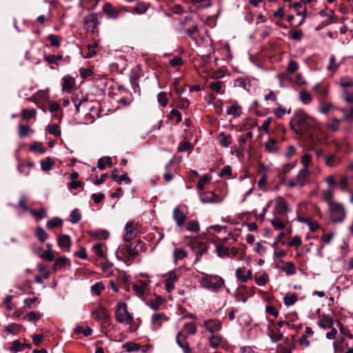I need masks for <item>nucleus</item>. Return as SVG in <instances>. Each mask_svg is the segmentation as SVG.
Masks as SVG:
<instances>
[{
    "label": "nucleus",
    "instance_id": "nucleus-1",
    "mask_svg": "<svg viewBox=\"0 0 353 353\" xmlns=\"http://www.w3.org/2000/svg\"><path fill=\"white\" fill-rule=\"evenodd\" d=\"M292 130L297 134H303L311 128H316L319 123L301 110H297L290 121Z\"/></svg>",
    "mask_w": 353,
    "mask_h": 353
},
{
    "label": "nucleus",
    "instance_id": "nucleus-2",
    "mask_svg": "<svg viewBox=\"0 0 353 353\" xmlns=\"http://www.w3.org/2000/svg\"><path fill=\"white\" fill-rule=\"evenodd\" d=\"M115 320L123 325H131L134 322L133 314L128 310V305L123 301H118L115 306Z\"/></svg>",
    "mask_w": 353,
    "mask_h": 353
},
{
    "label": "nucleus",
    "instance_id": "nucleus-3",
    "mask_svg": "<svg viewBox=\"0 0 353 353\" xmlns=\"http://www.w3.org/2000/svg\"><path fill=\"white\" fill-rule=\"evenodd\" d=\"M223 279L218 275L205 274L200 280L201 285L214 292H218L224 285Z\"/></svg>",
    "mask_w": 353,
    "mask_h": 353
},
{
    "label": "nucleus",
    "instance_id": "nucleus-4",
    "mask_svg": "<svg viewBox=\"0 0 353 353\" xmlns=\"http://www.w3.org/2000/svg\"><path fill=\"white\" fill-rule=\"evenodd\" d=\"M310 171L308 169L303 168L299 170L295 179H290L285 182V185L290 188H301L309 183Z\"/></svg>",
    "mask_w": 353,
    "mask_h": 353
},
{
    "label": "nucleus",
    "instance_id": "nucleus-5",
    "mask_svg": "<svg viewBox=\"0 0 353 353\" xmlns=\"http://www.w3.org/2000/svg\"><path fill=\"white\" fill-rule=\"evenodd\" d=\"M330 220L334 223H341L345 218V210L342 204L335 203L328 206Z\"/></svg>",
    "mask_w": 353,
    "mask_h": 353
},
{
    "label": "nucleus",
    "instance_id": "nucleus-6",
    "mask_svg": "<svg viewBox=\"0 0 353 353\" xmlns=\"http://www.w3.org/2000/svg\"><path fill=\"white\" fill-rule=\"evenodd\" d=\"M274 201V215L284 217L288 212H291V208L288 202L282 196L276 197Z\"/></svg>",
    "mask_w": 353,
    "mask_h": 353
},
{
    "label": "nucleus",
    "instance_id": "nucleus-7",
    "mask_svg": "<svg viewBox=\"0 0 353 353\" xmlns=\"http://www.w3.org/2000/svg\"><path fill=\"white\" fill-rule=\"evenodd\" d=\"M163 283L165 290L170 293L175 289V284L179 280V275L174 270L170 271L163 275Z\"/></svg>",
    "mask_w": 353,
    "mask_h": 353
},
{
    "label": "nucleus",
    "instance_id": "nucleus-8",
    "mask_svg": "<svg viewBox=\"0 0 353 353\" xmlns=\"http://www.w3.org/2000/svg\"><path fill=\"white\" fill-rule=\"evenodd\" d=\"M92 316L97 321L105 323L110 319V314L106 308L99 305L91 313Z\"/></svg>",
    "mask_w": 353,
    "mask_h": 353
},
{
    "label": "nucleus",
    "instance_id": "nucleus-9",
    "mask_svg": "<svg viewBox=\"0 0 353 353\" xmlns=\"http://www.w3.org/2000/svg\"><path fill=\"white\" fill-rule=\"evenodd\" d=\"M203 327L211 334L219 332L222 329V323L218 319L204 320Z\"/></svg>",
    "mask_w": 353,
    "mask_h": 353
},
{
    "label": "nucleus",
    "instance_id": "nucleus-10",
    "mask_svg": "<svg viewBox=\"0 0 353 353\" xmlns=\"http://www.w3.org/2000/svg\"><path fill=\"white\" fill-rule=\"evenodd\" d=\"M83 23L88 32H94L99 23L98 14L91 13L88 14L84 17Z\"/></svg>",
    "mask_w": 353,
    "mask_h": 353
},
{
    "label": "nucleus",
    "instance_id": "nucleus-11",
    "mask_svg": "<svg viewBox=\"0 0 353 353\" xmlns=\"http://www.w3.org/2000/svg\"><path fill=\"white\" fill-rule=\"evenodd\" d=\"M189 245L192 250H194L196 254V261L199 260V256L205 252L208 249L204 243L196 239L192 241Z\"/></svg>",
    "mask_w": 353,
    "mask_h": 353
},
{
    "label": "nucleus",
    "instance_id": "nucleus-12",
    "mask_svg": "<svg viewBox=\"0 0 353 353\" xmlns=\"http://www.w3.org/2000/svg\"><path fill=\"white\" fill-rule=\"evenodd\" d=\"M124 10L121 8H116L110 3H105L103 6V11L109 17L116 19L119 14Z\"/></svg>",
    "mask_w": 353,
    "mask_h": 353
},
{
    "label": "nucleus",
    "instance_id": "nucleus-13",
    "mask_svg": "<svg viewBox=\"0 0 353 353\" xmlns=\"http://www.w3.org/2000/svg\"><path fill=\"white\" fill-rule=\"evenodd\" d=\"M149 282L145 281H138L136 283L133 284L132 288L135 294L141 298L144 296L148 290Z\"/></svg>",
    "mask_w": 353,
    "mask_h": 353
},
{
    "label": "nucleus",
    "instance_id": "nucleus-14",
    "mask_svg": "<svg viewBox=\"0 0 353 353\" xmlns=\"http://www.w3.org/2000/svg\"><path fill=\"white\" fill-rule=\"evenodd\" d=\"M57 239L59 247L64 252H69L71 247L70 237L67 234H61Z\"/></svg>",
    "mask_w": 353,
    "mask_h": 353
},
{
    "label": "nucleus",
    "instance_id": "nucleus-15",
    "mask_svg": "<svg viewBox=\"0 0 353 353\" xmlns=\"http://www.w3.org/2000/svg\"><path fill=\"white\" fill-rule=\"evenodd\" d=\"M125 234L123 239L125 241H130L134 239L137 236V227L134 223L130 222L128 223L125 225Z\"/></svg>",
    "mask_w": 353,
    "mask_h": 353
},
{
    "label": "nucleus",
    "instance_id": "nucleus-16",
    "mask_svg": "<svg viewBox=\"0 0 353 353\" xmlns=\"http://www.w3.org/2000/svg\"><path fill=\"white\" fill-rule=\"evenodd\" d=\"M53 270L54 272L61 270L67 266H70V261L65 256H59L54 259Z\"/></svg>",
    "mask_w": 353,
    "mask_h": 353
},
{
    "label": "nucleus",
    "instance_id": "nucleus-17",
    "mask_svg": "<svg viewBox=\"0 0 353 353\" xmlns=\"http://www.w3.org/2000/svg\"><path fill=\"white\" fill-rule=\"evenodd\" d=\"M168 317L163 313H155L152 316V323L156 328H159L162 323L167 321Z\"/></svg>",
    "mask_w": 353,
    "mask_h": 353
},
{
    "label": "nucleus",
    "instance_id": "nucleus-18",
    "mask_svg": "<svg viewBox=\"0 0 353 353\" xmlns=\"http://www.w3.org/2000/svg\"><path fill=\"white\" fill-rule=\"evenodd\" d=\"M173 218L175 220L178 227H183L186 216L179 208H174L173 211Z\"/></svg>",
    "mask_w": 353,
    "mask_h": 353
},
{
    "label": "nucleus",
    "instance_id": "nucleus-19",
    "mask_svg": "<svg viewBox=\"0 0 353 353\" xmlns=\"http://www.w3.org/2000/svg\"><path fill=\"white\" fill-rule=\"evenodd\" d=\"M200 200L203 203L219 202V199L212 191L203 192L200 195Z\"/></svg>",
    "mask_w": 353,
    "mask_h": 353
},
{
    "label": "nucleus",
    "instance_id": "nucleus-20",
    "mask_svg": "<svg viewBox=\"0 0 353 353\" xmlns=\"http://www.w3.org/2000/svg\"><path fill=\"white\" fill-rule=\"evenodd\" d=\"M270 223L274 230H283L285 228L284 217L274 215Z\"/></svg>",
    "mask_w": 353,
    "mask_h": 353
},
{
    "label": "nucleus",
    "instance_id": "nucleus-21",
    "mask_svg": "<svg viewBox=\"0 0 353 353\" xmlns=\"http://www.w3.org/2000/svg\"><path fill=\"white\" fill-rule=\"evenodd\" d=\"M142 243V241H139L137 242V245H133L132 244H129L126 246V254L128 255V257L130 258L129 260H132L133 259H135L139 255V251L137 249V245Z\"/></svg>",
    "mask_w": 353,
    "mask_h": 353
},
{
    "label": "nucleus",
    "instance_id": "nucleus-22",
    "mask_svg": "<svg viewBox=\"0 0 353 353\" xmlns=\"http://www.w3.org/2000/svg\"><path fill=\"white\" fill-rule=\"evenodd\" d=\"M265 149L269 153H276L279 151V145L275 139H270L264 143Z\"/></svg>",
    "mask_w": 353,
    "mask_h": 353
},
{
    "label": "nucleus",
    "instance_id": "nucleus-23",
    "mask_svg": "<svg viewBox=\"0 0 353 353\" xmlns=\"http://www.w3.org/2000/svg\"><path fill=\"white\" fill-rule=\"evenodd\" d=\"M182 334L181 332H179L176 337V343L178 345L183 349L184 353H190L191 348L190 347L188 343L185 341V337H183V339H181Z\"/></svg>",
    "mask_w": 353,
    "mask_h": 353
},
{
    "label": "nucleus",
    "instance_id": "nucleus-24",
    "mask_svg": "<svg viewBox=\"0 0 353 353\" xmlns=\"http://www.w3.org/2000/svg\"><path fill=\"white\" fill-rule=\"evenodd\" d=\"M219 141L222 147L228 148L232 143V138L230 134L221 132L219 134Z\"/></svg>",
    "mask_w": 353,
    "mask_h": 353
},
{
    "label": "nucleus",
    "instance_id": "nucleus-25",
    "mask_svg": "<svg viewBox=\"0 0 353 353\" xmlns=\"http://www.w3.org/2000/svg\"><path fill=\"white\" fill-rule=\"evenodd\" d=\"M74 85V79L70 76H65L63 78L62 89L64 91L70 92Z\"/></svg>",
    "mask_w": 353,
    "mask_h": 353
},
{
    "label": "nucleus",
    "instance_id": "nucleus-26",
    "mask_svg": "<svg viewBox=\"0 0 353 353\" xmlns=\"http://www.w3.org/2000/svg\"><path fill=\"white\" fill-rule=\"evenodd\" d=\"M223 338L221 336L212 334L209 337V345L210 347L216 348L223 342Z\"/></svg>",
    "mask_w": 353,
    "mask_h": 353
},
{
    "label": "nucleus",
    "instance_id": "nucleus-27",
    "mask_svg": "<svg viewBox=\"0 0 353 353\" xmlns=\"http://www.w3.org/2000/svg\"><path fill=\"white\" fill-rule=\"evenodd\" d=\"M324 162L327 166H328L330 168H334L339 163V160L337 158L336 154H332L326 155V157H324Z\"/></svg>",
    "mask_w": 353,
    "mask_h": 353
},
{
    "label": "nucleus",
    "instance_id": "nucleus-28",
    "mask_svg": "<svg viewBox=\"0 0 353 353\" xmlns=\"http://www.w3.org/2000/svg\"><path fill=\"white\" fill-rule=\"evenodd\" d=\"M234 85L236 88H241L248 91L250 85L249 80L247 78H239L234 81Z\"/></svg>",
    "mask_w": 353,
    "mask_h": 353
},
{
    "label": "nucleus",
    "instance_id": "nucleus-29",
    "mask_svg": "<svg viewBox=\"0 0 353 353\" xmlns=\"http://www.w3.org/2000/svg\"><path fill=\"white\" fill-rule=\"evenodd\" d=\"M318 325L325 329L332 327L333 325V319L328 316H323L319 320Z\"/></svg>",
    "mask_w": 353,
    "mask_h": 353
},
{
    "label": "nucleus",
    "instance_id": "nucleus-30",
    "mask_svg": "<svg viewBox=\"0 0 353 353\" xmlns=\"http://www.w3.org/2000/svg\"><path fill=\"white\" fill-rule=\"evenodd\" d=\"M323 201L327 204V206L336 202L333 200V192L331 190H325L322 192Z\"/></svg>",
    "mask_w": 353,
    "mask_h": 353
},
{
    "label": "nucleus",
    "instance_id": "nucleus-31",
    "mask_svg": "<svg viewBox=\"0 0 353 353\" xmlns=\"http://www.w3.org/2000/svg\"><path fill=\"white\" fill-rule=\"evenodd\" d=\"M163 303V299L160 296H157L154 299L150 301L147 305L153 310H159L160 306Z\"/></svg>",
    "mask_w": 353,
    "mask_h": 353
},
{
    "label": "nucleus",
    "instance_id": "nucleus-32",
    "mask_svg": "<svg viewBox=\"0 0 353 353\" xmlns=\"http://www.w3.org/2000/svg\"><path fill=\"white\" fill-rule=\"evenodd\" d=\"M281 270L288 276L294 275L296 272V267L292 262L285 263V265L281 268Z\"/></svg>",
    "mask_w": 353,
    "mask_h": 353
},
{
    "label": "nucleus",
    "instance_id": "nucleus-33",
    "mask_svg": "<svg viewBox=\"0 0 353 353\" xmlns=\"http://www.w3.org/2000/svg\"><path fill=\"white\" fill-rule=\"evenodd\" d=\"M112 160H111V158L109 157L100 158L98 160L97 168L99 170H104L106 166H108L110 168V167H112Z\"/></svg>",
    "mask_w": 353,
    "mask_h": 353
},
{
    "label": "nucleus",
    "instance_id": "nucleus-34",
    "mask_svg": "<svg viewBox=\"0 0 353 353\" xmlns=\"http://www.w3.org/2000/svg\"><path fill=\"white\" fill-rule=\"evenodd\" d=\"M298 300V296L295 293H288L283 297L284 304L287 306L294 305Z\"/></svg>",
    "mask_w": 353,
    "mask_h": 353
},
{
    "label": "nucleus",
    "instance_id": "nucleus-35",
    "mask_svg": "<svg viewBox=\"0 0 353 353\" xmlns=\"http://www.w3.org/2000/svg\"><path fill=\"white\" fill-rule=\"evenodd\" d=\"M30 150L35 154H43L46 149L43 146L41 142L35 141L30 146Z\"/></svg>",
    "mask_w": 353,
    "mask_h": 353
},
{
    "label": "nucleus",
    "instance_id": "nucleus-36",
    "mask_svg": "<svg viewBox=\"0 0 353 353\" xmlns=\"http://www.w3.org/2000/svg\"><path fill=\"white\" fill-rule=\"evenodd\" d=\"M173 257L175 262L181 261L188 257V252L183 248H176L173 252Z\"/></svg>",
    "mask_w": 353,
    "mask_h": 353
},
{
    "label": "nucleus",
    "instance_id": "nucleus-37",
    "mask_svg": "<svg viewBox=\"0 0 353 353\" xmlns=\"http://www.w3.org/2000/svg\"><path fill=\"white\" fill-rule=\"evenodd\" d=\"M339 84L343 88V90H347V88H351L353 90V80L349 77H345L341 78Z\"/></svg>",
    "mask_w": 353,
    "mask_h": 353
},
{
    "label": "nucleus",
    "instance_id": "nucleus-38",
    "mask_svg": "<svg viewBox=\"0 0 353 353\" xmlns=\"http://www.w3.org/2000/svg\"><path fill=\"white\" fill-rule=\"evenodd\" d=\"M216 252L219 257L224 258L230 256L228 248L223 245H217L216 246Z\"/></svg>",
    "mask_w": 353,
    "mask_h": 353
},
{
    "label": "nucleus",
    "instance_id": "nucleus-39",
    "mask_svg": "<svg viewBox=\"0 0 353 353\" xmlns=\"http://www.w3.org/2000/svg\"><path fill=\"white\" fill-rule=\"evenodd\" d=\"M349 178L344 175L342 176L339 181V186L342 192H346L349 190Z\"/></svg>",
    "mask_w": 353,
    "mask_h": 353
},
{
    "label": "nucleus",
    "instance_id": "nucleus-40",
    "mask_svg": "<svg viewBox=\"0 0 353 353\" xmlns=\"http://www.w3.org/2000/svg\"><path fill=\"white\" fill-rule=\"evenodd\" d=\"M254 279L258 285L264 286L269 281V276L267 273H263L261 276H254Z\"/></svg>",
    "mask_w": 353,
    "mask_h": 353
},
{
    "label": "nucleus",
    "instance_id": "nucleus-41",
    "mask_svg": "<svg viewBox=\"0 0 353 353\" xmlns=\"http://www.w3.org/2000/svg\"><path fill=\"white\" fill-rule=\"evenodd\" d=\"M63 225V221L59 217H54L48 221L46 223V227L48 229H52L57 227H60Z\"/></svg>",
    "mask_w": 353,
    "mask_h": 353
},
{
    "label": "nucleus",
    "instance_id": "nucleus-42",
    "mask_svg": "<svg viewBox=\"0 0 353 353\" xmlns=\"http://www.w3.org/2000/svg\"><path fill=\"white\" fill-rule=\"evenodd\" d=\"M290 37L292 39L300 41L303 38V32L301 29L294 28L290 31Z\"/></svg>",
    "mask_w": 353,
    "mask_h": 353
},
{
    "label": "nucleus",
    "instance_id": "nucleus-43",
    "mask_svg": "<svg viewBox=\"0 0 353 353\" xmlns=\"http://www.w3.org/2000/svg\"><path fill=\"white\" fill-rule=\"evenodd\" d=\"M37 112L34 109L32 110H27V109H22L21 110V117L22 119L28 121L30 119L36 116Z\"/></svg>",
    "mask_w": 353,
    "mask_h": 353
},
{
    "label": "nucleus",
    "instance_id": "nucleus-44",
    "mask_svg": "<svg viewBox=\"0 0 353 353\" xmlns=\"http://www.w3.org/2000/svg\"><path fill=\"white\" fill-rule=\"evenodd\" d=\"M299 99L303 103L309 104L312 100V97L308 92L302 90L299 94Z\"/></svg>",
    "mask_w": 353,
    "mask_h": 353
},
{
    "label": "nucleus",
    "instance_id": "nucleus-45",
    "mask_svg": "<svg viewBox=\"0 0 353 353\" xmlns=\"http://www.w3.org/2000/svg\"><path fill=\"white\" fill-rule=\"evenodd\" d=\"M74 332L76 334H83L85 336H88L91 335L92 334V329L90 327L86 326L85 327H83L82 326H77L74 329Z\"/></svg>",
    "mask_w": 353,
    "mask_h": 353
},
{
    "label": "nucleus",
    "instance_id": "nucleus-46",
    "mask_svg": "<svg viewBox=\"0 0 353 353\" xmlns=\"http://www.w3.org/2000/svg\"><path fill=\"white\" fill-rule=\"evenodd\" d=\"M36 236H37V239H39V241L41 243H43L48 238V234L41 227H39L37 228Z\"/></svg>",
    "mask_w": 353,
    "mask_h": 353
},
{
    "label": "nucleus",
    "instance_id": "nucleus-47",
    "mask_svg": "<svg viewBox=\"0 0 353 353\" xmlns=\"http://www.w3.org/2000/svg\"><path fill=\"white\" fill-rule=\"evenodd\" d=\"M54 163L50 157L41 161V167L43 171H49L52 169Z\"/></svg>",
    "mask_w": 353,
    "mask_h": 353
},
{
    "label": "nucleus",
    "instance_id": "nucleus-48",
    "mask_svg": "<svg viewBox=\"0 0 353 353\" xmlns=\"http://www.w3.org/2000/svg\"><path fill=\"white\" fill-rule=\"evenodd\" d=\"M223 83L220 81H215L209 83V88L217 93H221L223 88Z\"/></svg>",
    "mask_w": 353,
    "mask_h": 353
},
{
    "label": "nucleus",
    "instance_id": "nucleus-49",
    "mask_svg": "<svg viewBox=\"0 0 353 353\" xmlns=\"http://www.w3.org/2000/svg\"><path fill=\"white\" fill-rule=\"evenodd\" d=\"M30 214L37 220H41L46 217L47 215L46 210L45 209H40L39 210H31Z\"/></svg>",
    "mask_w": 353,
    "mask_h": 353
},
{
    "label": "nucleus",
    "instance_id": "nucleus-50",
    "mask_svg": "<svg viewBox=\"0 0 353 353\" xmlns=\"http://www.w3.org/2000/svg\"><path fill=\"white\" fill-rule=\"evenodd\" d=\"M157 100L159 103L162 107H165L168 103V98L167 97V94L165 92H161L157 95Z\"/></svg>",
    "mask_w": 353,
    "mask_h": 353
},
{
    "label": "nucleus",
    "instance_id": "nucleus-51",
    "mask_svg": "<svg viewBox=\"0 0 353 353\" xmlns=\"http://www.w3.org/2000/svg\"><path fill=\"white\" fill-rule=\"evenodd\" d=\"M104 289L105 286L101 282H97L91 287L92 292L96 295H99Z\"/></svg>",
    "mask_w": 353,
    "mask_h": 353
},
{
    "label": "nucleus",
    "instance_id": "nucleus-52",
    "mask_svg": "<svg viewBox=\"0 0 353 353\" xmlns=\"http://www.w3.org/2000/svg\"><path fill=\"white\" fill-rule=\"evenodd\" d=\"M192 145L188 142V141H183L181 142L178 145V152H183L188 150H192Z\"/></svg>",
    "mask_w": 353,
    "mask_h": 353
},
{
    "label": "nucleus",
    "instance_id": "nucleus-53",
    "mask_svg": "<svg viewBox=\"0 0 353 353\" xmlns=\"http://www.w3.org/2000/svg\"><path fill=\"white\" fill-rule=\"evenodd\" d=\"M253 137V133L252 131H249L245 134H241L239 138V143L241 148L245 144L248 139H252Z\"/></svg>",
    "mask_w": 353,
    "mask_h": 353
},
{
    "label": "nucleus",
    "instance_id": "nucleus-54",
    "mask_svg": "<svg viewBox=\"0 0 353 353\" xmlns=\"http://www.w3.org/2000/svg\"><path fill=\"white\" fill-rule=\"evenodd\" d=\"M47 131L48 133L53 134L55 137H59L61 135V131L59 129V126L56 123L51 124L48 126Z\"/></svg>",
    "mask_w": 353,
    "mask_h": 353
},
{
    "label": "nucleus",
    "instance_id": "nucleus-55",
    "mask_svg": "<svg viewBox=\"0 0 353 353\" xmlns=\"http://www.w3.org/2000/svg\"><path fill=\"white\" fill-rule=\"evenodd\" d=\"M81 215L79 211L77 209L72 211L70 214V222L73 224L77 223L80 221Z\"/></svg>",
    "mask_w": 353,
    "mask_h": 353
},
{
    "label": "nucleus",
    "instance_id": "nucleus-56",
    "mask_svg": "<svg viewBox=\"0 0 353 353\" xmlns=\"http://www.w3.org/2000/svg\"><path fill=\"white\" fill-rule=\"evenodd\" d=\"M168 118L169 119H176V122L179 123L182 120V115L176 109H172L168 115Z\"/></svg>",
    "mask_w": 353,
    "mask_h": 353
},
{
    "label": "nucleus",
    "instance_id": "nucleus-57",
    "mask_svg": "<svg viewBox=\"0 0 353 353\" xmlns=\"http://www.w3.org/2000/svg\"><path fill=\"white\" fill-rule=\"evenodd\" d=\"M211 178L208 176V175H204L201 178V179L199 181L196 185L197 189L201 190L204 188V186L209 183L210 181Z\"/></svg>",
    "mask_w": 353,
    "mask_h": 353
},
{
    "label": "nucleus",
    "instance_id": "nucleus-58",
    "mask_svg": "<svg viewBox=\"0 0 353 353\" xmlns=\"http://www.w3.org/2000/svg\"><path fill=\"white\" fill-rule=\"evenodd\" d=\"M63 59L62 55H47L44 57V60L48 63H57V61H60Z\"/></svg>",
    "mask_w": 353,
    "mask_h": 353
},
{
    "label": "nucleus",
    "instance_id": "nucleus-59",
    "mask_svg": "<svg viewBox=\"0 0 353 353\" xmlns=\"http://www.w3.org/2000/svg\"><path fill=\"white\" fill-rule=\"evenodd\" d=\"M55 254H54V251L46 250L42 254H41L40 257L46 260L47 261H52L54 259Z\"/></svg>",
    "mask_w": 353,
    "mask_h": 353
},
{
    "label": "nucleus",
    "instance_id": "nucleus-60",
    "mask_svg": "<svg viewBox=\"0 0 353 353\" xmlns=\"http://www.w3.org/2000/svg\"><path fill=\"white\" fill-rule=\"evenodd\" d=\"M232 170L230 165H225L221 170L220 176L222 177L232 178Z\"/></svg>",
    "mask_w": 353,
    "mask_h": 353
},
{
    "label": "nucleus",
    "instance_id": "nucleus-61",
    "mask_svg": "<svg viewBox=\"0 0 353 353\" xmlns=\"http://www.w3.org/2000/svg\"><path fill=\"white\" fill-rule=\"evenodd\" d=\"M37 270L42 274L43 277L46 279L50 277V272L48 270L47 267L43 264H38L37 265Z\"/></svg>",
    "mask_w": 353,
    "mask_h": 353
},
{
    "label": "nucleus",
    "instance_id": "nucleus-62",
    "mask_svg": "<svg viewBox=\"0 0 353 353\" xmlns=\"http://www.w3.org/2000/svg\"><path fill=\"white\" fill-rule=\"evenodd\" d=\"M35 94L39 102L46 101L48 99V90H39Z\"/></svg>",
    "mask_w": 353,
    "mask_h": 353
},
{
    "label": "nucleus",
    "instance_id": "nucleus-63",
    "mask_svg": "<svg viewBox=\"0 0 353 353\" xmlns=\"http://www.w3.org/2000/svg\"><path fill=\"white\" fill-rule=\"evenodd\" d=\"M302 244L301 238L299 236H294L288 243V246L299 247Z\"/></svg>",
    "mask_w": 353,
    "mask_h": 353
},
{
    "label": "nucleus",
    "instance_id": "nucleus-64",
    "mask_svg": "<svg viewBox=\"0 0 353 353\" xmlns=\"http://www.w3.org/2000/svg\"><path fill=\"white\" fill-rule=\"evenodd\" d=\"M342 97L347 103H353V90L352 92L347 90H343Z\"/></svg>",
    "mask_w": 353,
    "mask_h": 353
}]
</instances>
